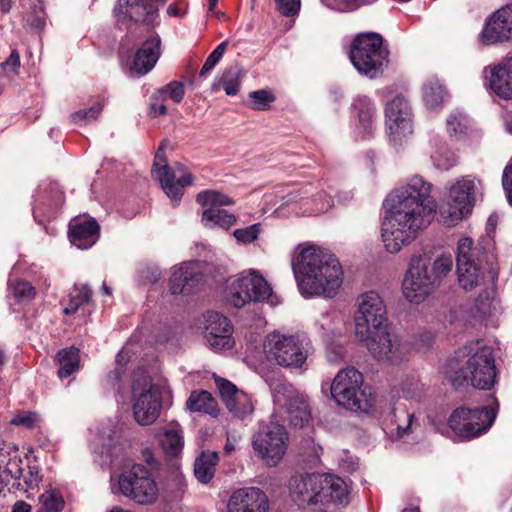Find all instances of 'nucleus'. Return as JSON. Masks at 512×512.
<instances>
[{
    "label": "nucleus",
    "mask_w": 512,
    "mask_h": 512,
    "mask_svg": "<svg viewBox=\"0 0 512 512\" xmlns=\"http://www.w3.org/2000/svg\"><path fill=\"white\" fill-rule=\"evenodd\" d=\"M382 241L389 253H398L413 242L418 232L428 226L436 212L431 184L415 175L395 189L385 200Z\"/></svg>",
    "instance_id": "nucleus-1"
},
{
    "label": "nucleus",
    "mask_w": 512,
    "mask_h": 512,
    "mask_svg": "<svg viewBox=\"0 0 512 512\" xmlns=\"http://www.w3.org/2000/svg\"><path fill=\"white\" fill-rule=\"evenodd\" d=\"M292 269L304 297L332 298L343 283V269L339 260L316 246L303 248L296 261L292 262Z\"/></svg>",
    "instance_id": "nucleus-2"
},
{
    "label": "nucleus",
    "mask_w": 512,
    "mask_h": 512,
    "mask_svg": "<svg viewBox=\"0 0 512 512\" xmlns=\"http://www.w3.org/2000/svg\"><path fill=\"white\" fill-rule=\"evenodd\" d=\"M446 375L455 388L470 384L480 390H490L497 376L492 348L489 346L479 348L467 359L465 365L459 368L457 361L450 359L447 363Z\"/></svg>",
    "instance_id": "nucleus-3"
},
{
    "label": "nucleus",
    "mask_w": 512,
    "mask_h": 512,
    "mask_svg": "<svg viewBox=\"0 0 512 512\" xmlns=\"http://www.w3.org/2000/svg\"><path fill=\"white\" fill-rule=\"evenodd\" d=\"M349 58L354 68L365 77H380L389 63V50L378 33H360L352 41Z\"/></svg>",
    "instance_id": "nucleus-4"
},
{
    "label": "nucleus",
    "mask_w": 512,
    "mask_h": 512,
    "mask_svg": "<svg viewBox=\"0 0 512 512\" xmlns=\"http://www.w3.org/2000/svg\"><path fill=\"white\" fill-rule=\"evenodd\" d=\"M362 385L363 375L353 367L345 368L336 374L331 384V395L340 406L368 412L374 405V398L371 388Z\"/></svg>",
    "instance_id": "nucleus-5"
},
{
    "label": "nucleus",
    "mask_w": 512,
    "mask_h": 512,
    "mask_svg": "<svg viewBox=\"0 0 512 512\" xmlns=\"http://www.w3.org/2000/svg\"><path fill=\"white\" fill-rule=\"evenodd\" d=\"M131 394L135 421L142 426L153 424L160 415L162 397L159 388L147 372H134Z\"/></svg>",
    "instance_id": "nucleus-6"
},
{
    "label": "nucleus",
    "mask_w": 512,
    "mask_h": 512,
    "mask_svg": "<svg viewBox=\"0 0 512 512\" xmlns=\"http://www.w3.org/2000/svg\"><path fill=\"white\" fill-rule=\"evenodd\" d=\"M306 346L299 336L272 332L266 337L264 349L269 361L285 368H300L308 356Z\"/></svg>",
    "instance_id": "nucleus-7"
},
{
    "label": "nucleus",
    "mask_w": 512,
    "mask_h": 512,
    "mask_svg": "<svg viewBox=\"0 0 512 512\" xmlns=\"http://www.w3.org/2000/svg\"><path fill=\"white\" fill-rule=\"evenodd\" d=\"M495 418L496 412L491 407H458L451 413L448 426L459 439L470 440L486 432Z\"/></svg>",
    "instance_id": "nucleus-8"
},
{
    "label": "nucleus",
    "mask_w": 512,
    "mask_h": 512,
    "mask_svg": "<svg viewBox=\"0 0 512 512\" xmlns=\"http://www.w3.org/2000/svg\"><path fill=\"white\" fill-rule=\"evenodd\" d=\"M388 324L387 309L383 299L374 291L358 298L355 315V334L358 339H367L371 333L380 331Z\"/></svg>",
    "instance_id": "nucleus-9"
},
{
    "label": "nucleus",
    "mask_w": 512,
    "mask_h": 512,
    "mask_svg": "<svg viewBox=\"0 0 512 512\" xmlns=\"http://www.w3.org/2000/svg\"><path fill=\"white\" fill-rule=\"evenodd\" d=\"M438 287L429 271L428 263L420 254L411 257L402 290L405 298L415 304L424 301Z\"/></svg>",
    "instance_id": "nucleus-10"
},
{
    "label": "nucleus",
    "mask_w": 512,
    "mask_h": 512,
    "mask_svg": "<svg viewBox=\"0 0 512 512\" xmlns=\"http://www.w3.org/2000/svg\"><path fill=\"white\" fill-rule=\"evenodd\" d=\"M365 344L371 355L379 360L392 364H399L407 359L410 353V344L392 332L388 324L380 331L371 333L367 339H359Z\"/></svg>",
    "instance_id": "nucleus-11"
},
{
    "label": "nucleus",
    "mask_w": 512,
    "mask_h": 512,
    "mask_svg": "<svg viewBox=\"0 0 512 512\" xmlns=\"http://www.w3.org/2000/svg\"><path fill=\"white\" fill-rule=\"evenodd\" d=\"M121 493L140 504H149L156 500L158 488L150 471L142 464H134L119 477Z\"/></svg>",
    "instance_id": "nucleus-12"
},
{
    "label": "nucleus",
    "mask_w": 512,
    "mask_h": 512,
    "mask_svg": "<svg viewBox=\"0 0 512 512\" xmlns=\"http://www.w3.org/2000/svg\"><path fill=\"white\" fill-rule=\"evenodd\" d=\"M252 446L268 465H277L288 446V434L285 427L273 422L262 426L253 436Z\"/></svg>",
    "instance_id": "nucleus-13"
},
{
    "label": "nucleus",
    "mask_w": 512,
    "mask_h": 512,
    "mask_svg": "<svg viewBox=\"0 0 512 512\" xmlns=\"http://www.w3.org/2000/svg\"><path fill=\"white\" fill-rule=\"evenodd\" d=\"M178 171L182 175L176 179V174L168 165L165 155V141L158 147L153 163V170L157 173V178L160 182L161 188L165 194L171 199L173 205L176 206L183 196V189L190 186L193 182V176L188 172L183 165H177Z\"/></svg>",
    "instance_id": "nucleus-14"
},
{
    "label": "nucleus",
    "mask_w": 512,
    "mask_h": 512,
    "mask_svg": "<svg viewBox=\"0 0 512 512\" xmlns=\"http://www.w3.org/2000/svg\"><path fill=\"white\" fill-rule=\"evenodd\" d=\"M479 186L480 181L476 177L466 175L448 187L446 201L451 222L459 221L472 212Z\"/></svg>",
    "instance_id": "nucleus-15"
},
{
    "label": "nucleus",
    "mask_w": 512,
    "mask_h": 512,
    "mask_svg": "<svg viewBox=\"0 0 512 512\" xmlns=\"http://www.w3.org/2000/svg\"><path fill=\"white\" fill-rule=\"evenodd\" d=\"M271 295L269 283L254 271L240 275L229 287L230 301L236 308H242L250 302H263Z\"/></svg>",
    "instance_id": "nucleus-16"
},
{
    "label": "nucleus",
    "mask_w": 512,
    "mask_h": 512,
    "mask_svg": "<svg viewBox=\"0 0 512 512\" xmlns=\"http://www.w3.org/2000/svg\"><path fill=\"white\" fill-rule=\"evenodd\" d=\"M385 125L390 140L401 144L403 139L413 133V115L406 98L397 95L385 106Z\"/></svg>",
    "instance_id": "nucleus-17"
},
{
    "label": "nucleus",
    "mask_w": 512,
    "mask_h": 512,
    "mask_svg": "<svg viewBox=\"0 0 512 512\" xmlns=\"http://www.w3.org/2000/svg\"><path fill=\"white\" fill-rule=\"evenodd\" d=\"M274 403L285 407L288 419L294 427L303 428L311 419V409L306 396L297 392L293 386L278 384L273 389Z\"/></svg>",
    "instance_id": "nucleus-18"
},
{
    "label": "nucleus",
    "mask_w": 512,
    "mask_h": 512,
    "mask_svg": "<svg viewBox=\"0 0 512 512\" xmlns=\"http://www.w3.org/2000/svg\"><path fill=\"white\" fill-rule=\"evenodd\" d=\"M477 254L471 238L465 237L459 240L456 257L457 275L459 284L467 291L474 289L482 279Z\"/></svg>",
    "instance_id": "nucleus-19"
},
{
    "label": "nucleus",
    "mask_w": 512,
    "mask_h": 512,
    "mask_svg": "<svg viewBox=\"0 0 512 512\" xmlns=\"http://www.w3.org/2000/svg\"><path fill=\"white\" fill-rule=\"evenodd\" d=\"M161 6L152 0H117L113 13L118 22L133 21L155 27Z\"/></svg>",
    "instance_id": "nucleus-20"
},
{
    "label": "nucleus",
    "mask_w": 512,
    "mask_h": 512,
    "mask_svg": "<svg viewBox=\"0 0 512 512\" xmlns=\"http://www.w3.org/2000/svg\"><path fill=\"white\" fill-rule=\"evenodd\" d=\"M325 478L320 473H307L292 477L290 493L299 506L324 502Z\"/></svg>",
    "instance_id": "nucleus-21"
},
{
    "label": "nucleus",
    "mask_w": 512,
    "mask_h": 512,
    "mask_svg": "<svg viewBox=\"0 0 512 512\" xmlns=\"http://www.w3.org/2000/svg\"><path fill=\"white\" fill-rule=\"evenodd\" d=\"M267 494L258 487H243L232 492L227 501V512H268Z\"/></svg>",
    "instance_id": "nucleus-22"
},
{
    "label": "nucleus",
    "mask_w": 512,
    "mask_h": 512,
    "mask_svg": "<svg viewBox=\"0 0 512 512\" xmlns=\"http://www.w3.org/2000/svg\"><path fill=\"white\" fill-rule=\"evenodd\" d=\"M512 39V5L496 10L485 22L481 32L484 44L491 45Z\"/></svg>",
    "instance_id": "nucleus-23"
},
{
    "label": "nucleus",
    "mask_w": 512,
    "mask_h": 512,
    "mask_svg": "<svg viewBox=\"0 0 512 512\" xmlns=\"http://www.w3.org/2000/svg\"><path fill=\"white\" fill-rule=\"evenodd\" d=\"M205 338L214 350L230 349L234 345L229 319L218 312L206 316Z\"/></svg>",
    "instance_id": "nucleus-24"
},
{
    "label": "nucleus",
    "mask_w": 512,
    "mask_h": 512,
    "mask_svg": "<svg viewBox=\"0 0 512 512\" xmlns=\"http://www.w3.org/2000/svg\"><path fill=\"white\" fill-rule=\"evenodd\" d=\"M203 273L200 271L198 262H185L175 268L169 280L170 292L172 294L188 295L202 283Z\"/></svg>",
    "instance_id": "nucleus-25"
},
{
    "label": "nucleus",
    "mask_w": 512,
    "mask_h": 512,
    "mask_svg": "<svg viewBox=\"0 0 512 512\" xmlns=\"http://www.w3.org/2000/svg\"><path fill=\"white\" fill-rule=\"evenodd\" d=\"M162 54L161 38L157 33L150 35L135 52L130 70L137 76H144L156 65Z\"/></svg>",
    "instance_id": "nucleus-26"
},
{
    "label": "nucleus",
    "mask_w": 512,
    "mask_h": 512,
    "mask_svg": "<svg viewBox=\"0 0 512 512\" xmlns=\"http://www.w3.org/2000/svg\"><path fill=\"white\" fill-rule=\"evenodd\" d=\"M215 383L222 400L231 412L238 417H244L252 412L253 406L248 395L240 391L232 382L218 377Z\"/></svg>",
    "instance_id": "nucleus-27"
},
{
    "label": "nucleus",
    "mask_w": 512,
    "mask_h": 512,
    "mask_svg": "<svg viewBox=\"0 0 512 512\" xmlns=\"http://www.w3.org/2000/svg\"><path fill=\"white\" fill-rule=\"evenodd\" d=\"M100 226L94 218L73 219L69 223L70 242L79 249H88L99 239Z\"/></svg>",
    "instance_id": "nucleus-28"
},
{
    "label": "nucleus",
    "mask_w": 512,
    "mask_h": 512,
    "mask_svg": "<svg viewBox=\"0 0 512 512\" xmlns=\"http://www.w3.org/2000/svg\"><path fill=\"white\" fill-rule=\"evenodd\" d=\"M489 86L503 99H512V56L490 71Z\"/></svg>",
    "instance_id": "nucleus-29"
},
{
    "label": "nucleus",
    "mask_w": 512,
    "mask_h": 512,
    "mask_svg": "<svg viewBox=\"0 0 512 512\" xmlns=\"http://www.w3.org/2000/svg\"><path fill=\"white\" fill-rule=\"evenodd\" d=\"M160 446L168 457H176L184 446L183 430L178 423H170L158 435Z\"/></svg>",
    "instance_id": "nucleus-30"
},
{
    "label": "nucleus",
    "mask_w": 512,
    "mask_h": 512,
    "mask_svg": "<svg viewBox=\"0 0 512 512\" xmlns=\"http://www.w3.org/2000/svg\"><path fill=\"white\" fill-rule=\"evenodd\" d=\"M23 9V21L33 30H42L46 24L43 0H20Z\"/></svg>",
    "instance_id": "nucleus-31"
},
{
    "label": "nucleus",
    "mask_w": 512,
    "mask_h": 512,
    "mask_svg": "<svg viewBox=\"0 0 512 512\" xmlns=\"http://www.w3.org/2000/svg\"><path fill=\"white\" fill-rule=\"evenodd\" d=\"M218 461L219 457L216 452H202L201 455L196 458L194 464V475L196 479L202 484L209 483L215 475Z\"/></svg>",
    "instance_id": "nucleus-32"
},
{
    "label": "nucleus",
    "mask_w": 512,
    "mask_h": 512,
    "mask_svg": "<svg viewBox=\"0 0 512 512\" xmlns=\"http://www.w3.org/2000/svg\"><path fill=\"white\" fill-rule=\"evenodd\" d=\"M201 222L209 229L219 227L228 230L236 224L237 217L225 209L209 207L203 211Z\"/></svg>",
    "instance_id": "nucleus-33"
},
{
    "label": "nucleus",
    "mask_w": 512,
    "mask_h": 512,
    "mask_svg": "<svg viewBox=\"0 0 512 512\" xmlns=\"http://www.w3.org/2000/svg\"><path fill=\"white\" fill-rule=\"evenodd\" d=\"M186 408L190 412L206 413L212 416L218 413L216 400L205 390L192 391L186 401Z\"/></svg>",
    "instance_id": "nucleus-34"
},
{
    "label": "nucleus",
    "mask_w": 512,
    "mask_h": 512,
    "mask_svg": "<svg viewBox=\"0 0 512 512\" xmlns=\"http://www.w3.org/2000/svg\"><path fill=\"white\" fill-rule=\"evenodd\" d=\"M323 478H325L323 485L325 502L334 501L342 503L347 499L348 489L343 479L331 474H323Z\"/></svg>",
    "instance_id": "nucleus-35"
},
{
    "label": "nucleus",
    "mask_w": 512,
    "mask_h": 512,
    "mask_svg": "<svg viewBox=\"0 0 512 512\" xmlns=\"http://www.w3.org/2000/svg\"><path fill=\"white\" fill-rule=\"evenodd\" d=\"M447 97L448 93L439 79L433 77L424 83L423 99L428 108L433 109L440 106Z\"/></svg>",
    "instance_id": "nucleus-36"
},
{
    "label": "nucleus",
    "mask_w": 512,
    "mask_h": 512,
    "mask_svg": "<svg viewBox=\"0 0 512 512\" xmlns=\"http://www.w3.org/2000/svg\"><path fill=\"white\" fill-rule=\"evenodd\" d=\"M57 362L59 364L58 376L60 378L69 377L79 369V350L73 346L60 350L57 353Z\"/></svg>",
    "instance_id": "nucleus-37"
},
{
    "label": "nucleus",
    "mask_w": 512,
    "mask_h": 512,
    "mask_svg": "<svg viewBox=\"0 0 512 512\" xmlns=\"http://www.w3.org/2000/svg\"><path fill=\"white\" fill-rule=\"evenodd\" d=\"M414 413L409 412L402 404H398L391 411V431L396 430L398 438L410 434Z\"/></svg>",
    "instance_id": "nucleus-38"
},
{
    "label": "nucleus",
    "mask_w": 512,
    "mask_h": 512,
    "mask_svg": "<svg viewBox=\"0 0 512 512\" xmlns=\"http://www.w3.org/2000/svg\"><path fill=\"white\" fill-rule=\"evenodd\" d=\"M92 297V290L86 284H75L73 292L69 295L68 305L63 309L65 315L75 314L82 306L88 304Z\"/></svg>",
    "instance_id": "nucleus-39"
},
{
    "label": "nucleus",
    "mask_w": 512,
    "mask_h": 512,
    "mask_svg": "<svg viewBox=\"0 0 512 512\" xmlns=\"http://www.w3.org/2000/svg\"><path fill=\"white\" fill-rule=\"evenodd\" d=\"M354 108L358 112L359 124L364 131H369L372 128L376 108L366 96H359L353 103Z\"/></svg>",
    "instance_id": "nucleus-40"
},
{
    "label": "nucleus",
    "mask_w": 512,
    "mask_h": 512,
    "mask_svg": "<svg viewBox=\"0 0 512 512\" xmlns=\"http://www.w3.org/2000/svg\"><path fill=\"white\" fill-rule=\"evenodd\" d=\"M242 78V69L234 64L226 68L220 78V83L227 95L234 96L239 92Z\"/></svg>",
    "instance_id": "nucleus-41"
},
{
    "label": "nucleus",
    "mask_w": 512,
    "mask_h": 512,
    "mask_svg": "<svg viewBox=\"0 0 512 512\" xmlns=\"http://www.w3.org/2000/svg\"><path fill=\"white\" fill-rule=\"evenodd\" d=\"M198 204L204 207H216L230 206L234 204V200L219 191L216 190H205L198 193L196 197Z\"/></svg>",
    "instance_id": "nucleus-42"
},
{
    "label": "nucleus",
    "mask_w": 512,
    "mask_h": 512,
    "mask_svg": "<svg viewBox=\"0 0 512 512\" xmlns=\"http://www.w3.org/2000/svg\"><path fill=\"white\" fill-rule=\"evenodd\" d=\"M14 298L20 303H28L36 296V289L28 281H16L10 285Z\"/></svg>",
    "instance_id": "nucleus-43"
},
{
    "label": "nucleus",
    "mask_w": 512,
    "mask_h": 512,
    "mask_svg": "<svg viewBox=\"0 0 512 512\" xmlns=\"http://www.w3.org/2000/svg\"><path fill=\"white\" fill-rule=\"evenodd\" d=\"M39 503L40 507L36 512H60L64 501L59 494L53 491H46L39 496Z\"/></svg>",
    "instance_id": "nucleus-44"
},
{
    "label": "nucleus",
    "mask_w": 512,
    "mask_h": 512,
    "mask_svg": "<svg viewBox=\"0 0 512 512\" xmlns=\"http://www.w3.org/2000/svg\"><path fill=\"white\" fill-rule=\"evenodd\" d=\"M453 261L449 255H441L435 259L430 274L435 277L436 283L439 285L452 270Z\"/></svg>",
    "instance_id": "nucleus-45"
},
{
    "label": "nucleus",
    "mask_w": 512,
    "mask_h": 512,
    "mask_svg": "<svg viewBox=\"0 0 512 512\" xmlns=\"http://www.w3.org/2000/svg\"><path fill=\"white\" fill-rule=\"evenodd\" d=\"M103 106V102L98 101L89 109L78 110L71 114V120L75 124H79L81 122L89 123L91 121H94L99 117L103 109Z\"/></svg>",
    "instance_id": "nucleus-46"
},
{
    "label": "nucleus",
    "mask_w": 512,
    "mask_h": 512,
    "mask_svg": "<svg viewBox=\"0 0 512 512\" xmlns=\"http://www.w3.org/2000/svg\"><path fill=\"white\" fill-rule=\"evenodd\" d=\"M228 46V41H223L217 45V47L209 54L207 59L205 60L200 72L199 76L203 77L207 73H209L221 60Z\"/></svg>",
    "instance_id": "nucleus-47"
},
{
    "label": "nucleus",
    "mask_w": 512,
    "mask_h": 512,
    "mask_svg": "<svg viewBox=\"0 0 512 512\" xmlns=\"http://www.w3.org/2000/svg\"><path fill=\"white\" fill-rule=\"evenodd\" d=\"M249 97L252 100V108L255 110H266L270 107V104L275 101L274 94L265 89L252 91Z\"/></svg>",
    "instance_id": "nucleus-48"
},
{
    "label": "nucleus",
    "mask_w": 512,
    "mask_h": 512,
    "mask_svg": "<svg viewBox=\"0 0 512 512\" xmlns=\"http://www.w3.org/2000/svg\"><path fill=\"white\" fill-rule=\"evenodd\" d=\"M468 119L467 117L459 112L451 114L447 119V131L452 135L463 134L468 129Z\"/></svg>",
    "instance_id": "nucleus-49"
},
{
    "label": "nucleus",
    "mask_w": 512,
    "mask_h": 512,
    "mask_svg": "<svg viewBox=\"0 0 512 512\" xmlns=\"http://www.w3.org/2000/svg\"><path fill=\"white\" fill-rule=\"evenodd\" d=\"M3 459H0V493L5 495V491L15 492L22 488V482L10 473L2 469Z\"/></svg>",
    "instance_id": "nucleus-50"
},
{
    "label": "nucleus",
    "mask_w": 512,
    "mask_h": 512,
    "mask_svg": "<svg viewBox=\"0 0 512 512\" xmlns=\"http://www.w3.org/2000/svg\"><path fill=\"white\" fill-rule=\"evenodd\" d=\"M41 479L39 469L36 466H27V470L23 468L21 477L22 488H20V490L27 492L30 489L36 488L41 482Z\"/></svg>",
    "instance_id": "nucleus-51"
},
{
    "label": "nucleus",
    "mask_w": 512,
    "mask_h": 512,
    "mask_svg": "<svg viewBox=\"0 0 512 512\" xmlns=\"http://www.w3.org/2000/svg\"><path fill=\"white\" fill-rule=\"evenodd\" d=\"M260 233V224H253L251 226L236 229L233 236L240 243L248 244L254 242Z\"/></svg>",
    "instance_id": "nucleus-52"
},
{
    "label": "nucleus",
    "mask_w": 512,
    "mask_h": 512,
    "mask_svg": "<svg viewBox=\"0 0 512 512\" xmlns=\"http://www.w3.org/2000/svg\"><path fill=\"white\" fill-rule=\"evenodd\" d=\"M166 97L164 91L159 89L154 92L150 97V115L157 117L159 115H165L167 113V107L165 105Z\"/></svg>",
    "instance_id": "nucleus-53"
},
{
    "label": "nucleus",
    "mask_w": 512,
    "mask_h": 512,
    "mask_svg": "<svg viewBox=\"0 0 512 512\" xmlns=\"http://www.w3.org/2000/svg\"><path fill=\"white\" fill-rule=\"evenodd\" d=\"M277 11L285 17L296 16L301 7V0H275Z\"/></svg>",
    "instance_id": "nucleus-54"
},
{
    "label": "nucleus",
    "mask_w": 512,
    "mask_h": 512,
    "mask_svg": "<svg viewBox=\"0 0 512 512\" xmlns=\"http://www.w3.org/2000/svg\"><path fill=\"white\" fill-rule=\"evenodd\" d=\"M159 90L164 91V96L166 98L169 96V98L175 103H180L183 100L185 94L183 83L178 81H172Z\"/></svg>",
    "instance_id": "nucleus-55"
},
{
    "label": "nucleus",
    "mask_w": 512,
    "mask_h": 512,
    "mask_svg": "<svg viewBox=\"0 0 512 512\" xmlns=\"http://www.w3.org/2000/svg\"><path fill=\"white\" fill-rule=\"evenodd\" d=\"M22 459L18 455H14L13 457H10L4 467H2L3 470H5L7 473L12 474L13 476H16L17 479L21 481V477L23 474V466H22Z\"/></svg>",
    "instance_id": "nucleus-56"
},
{
    "label": "nucleus",
    "mask_w": 512,
    "mask_h": 512,
    "mask_svg": "<svg viewBox=\"0 0 512 512\" xmlns=\"http://www.w3.org/2000/svg\"><path fill=\"white\" fill-rule=\"evenodd\" d=\"M502 185L508 202L512 205V162L508 164L503 171Z\"/></svg>",
    "instance_id": "nucleus-57"
},
{
    "label": "nucleus",
    "mask_w": 512,
    "mask_h": 512,
    "mask_svg": "<svg viewBox=\"0 0 512 512\" xmlns=\"http://www.w3.org/2000/svg\"><path fill=\"white\" fill-rule=\"evenodd\" d=\"M11 423L18 426L32 428L36 423V415L30 412L23 415H17L12 419Z\"/></svg>",
    "instance_id": "nucleus-58"
},
{
    "label": "nucleus",
    "mask_w": 512,
    "mask_h": 512,
    "mask_svg": "<svg viewBox=\"0 0 512 512\" xmlns=\"http://www.w3.org/2000/svg\"><path fill=\"white\" fill-rule=\"evenodd\" d=\"M345 353V349L342 345L335 344L327 348L326 355L330 362H337L342 359Z\"/></svg>",
    "instance_id": "nucleus-59"
},
{
    "label": "nucleus",
    "mask_w": 512,
    "mask_h": 512,
    "mask_svg": "<svg viewBox=\"0 0 512 512\" xmlns=\"http://www.w3.org/2000/svg\"><path fill=\"white\" fill-rule=\"evenodd\" d=\"M20 66V56L19 53L16 50H13L9 57L1 63V67L3 69H10L11 71L15 72Z\"/></svg>",
    "instance_id": "nucleus-60"
},
{
    "label": "nucleus",
    "mask_w": 512,
    "mask_h": 512,
    "mask_svg": "<svg viewBox=\"0 0 512 512\" xmlns=\"http://www.w3.org/2000/svg\"><path fill=\"white\" fill-rule=\"evenodd\" d=\"M124 373V368L123 366H118L116 367L109 375H108V381L111 383V384H116L117 382L120 381L122 375Z\"/></svg>",
    "instance_id": "nucleus-61"
},
{
    "label": "nucleus",
    "mask_w": 512,
    "mask_h": 512,
    "mask_svg": "<svg viewBox=\"0 0 512 512\" xmlns=\"http://www.w3.org/2000/svg\"><path fill=\"white\" fill-rule=\"evenodd\" d=\"M31 506L24 501H17L12 508V512H30Z\"/></svg>",
    "instance_id": "nucleus-62"
},
{
    "label": "nucleus",
    "mask_w": 512,
    "mask_h": 512,
    "mask_svg": "<svg viewBox=\"0 0 512 512\" xmlns=\"http://www.w3.org/2000/svg\"><path fill=\"white\" fill-rule=\"evenodd\" d=\"M12 0H0V11L3 14H7L11 11Z\"/></svg>",
    "instance_id": "nucleus-63"
},
{
    "label": "nucleus",
    "mask_w": 512,
    "mask_h": 512,
    "mask_svg": "<svg viewBox=\"0 0 512 512\" xmlns=\"http://www.w3.org/2000/svg\"><path fill=\"white\" fill-rule=\"evenodd\" d=\"M167 14L172 17H177L181 15L176 4H170L167 7Z\"/></svg>",
    "instance_id": "nucleus-64"
}]
</instances>
